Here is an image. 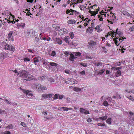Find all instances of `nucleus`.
<instances>
[{
    "label": "nucleus",
    "mask_w": 134,
    "mask_h": 134,
    "mask_svg": "<svg viewBox=\"0 0 134 134\" xmlns=\"http://www.w3.org/2000/svg\"><path fill=\"white\" fill-rule=\"evenodd\" d=\"M45 64L46 66H45V67L47 69H51L53 72L56 70L57 66L58 65L57 64L53 62H49L47 60Z\"/></svg>",
    "instance_id": "f257e3e1"
},
{
    "label": "nucleus",
    "mask_w": 134,
    "mask_h": 134,
    "mask_svg": "<svg viewBox=\"0 0 134 134\" xmlns=\"http://www.w3.org/2000/svg\"><path fill=\"white\" fill-rule=\"evenodd\" d=\"M2 44L5 49L6 50H9L10 51H14L15 49V48L11 45H9L8 44L4 41L2 42Z\"/></svg>",
    "instance_id": "f03ea898"
},
{
    "label": "nucleus",
    "mask_w": 134,
    "mask_h": 134,
    "mask_svg": "<svg viewBox=\"0 0 134 134\" xmlns=\"http://www.w3.org/2000/svg\"><path fill=\"white\" fill-rule=\"evenodd\" d=\"M116 21V17L115 16L114 14L113 15H111L109 17L107 21L111 24H113L115 23Z\"/></svg>",
    "instance_id": "7ed1b4c3"
},
{
    "label": "nucleus",
    "mask_w": 134,
    "mask_h": 134,
    "mask_svg": "<svg viewBox=\"0 0 134 134\" xmlns=\"http://www.w3.org/2000/svg\"><path fill=\"white\" fill-rule=\"evenodd\" d=\"M28 74L27 72L25 70H22L19 72V76L23 78L26 79L27 76Z\"/></svg>",
    "instance_id": "20e7f679"
},
{
    "label": "nucleus",
    "mask_w": 134,
    "mask_h": 134,
    "mask_svg": "<svg viewBox=\"0 0 134 134\" xmlns=\"http://www.w3.org/2000/svg\"><path fill=\"white\" fill-rule=\"evenodd\" d=\"M68 33V30L66 29L63 28L59 30L58 34L59 35H62Z\"/></svg>",
    "instance_id": "39448f33"
},
{
    "label": "nucleus",
    "mask_w": 134,
    "mask_h": 134,
    "mask_svg": "<svg viewBox=\"0 0 134 134\" xmlns=\"http://www.w3.org/2000/svg\"><path fill=\"white\" fill-rule=\"evenodd\" d=\"M23 93L26 94L27 97L29 98H31L33 96V94L29 92L28 90L24 91Z\"/></svg>",
    "instance_id": "423d86ee"
},
{
    "label": "nucleus",
    "mask_w": 134,
    "mask_h": 134,
    "mask_svg": "<svg viewBox=\"0 0 134 134\" xmlns=\"http://www.w3.org/2000/svg\"><path fill=\"white\" fill-rule=\"evenodd\" d=\"M122 13L124 15L127 16H130L131 18H133L134 17V15L130 14L126 11H123L122 12Z\"/></svg>",
    "instance_id": "0eeeda50"
},
{
    "label": "nucleus",
    "mask_w": 134,
    "mask_h": 134,
    "mask_svg": "<svg viewBox=\"0 0 134 134\" xmlns=\"http://www.w3.org/2000/svg\"><path fill=\"white\" fill-rule=\"evenodd\" d=\"M13 34V32L10 31L9 32L8 35L7 36V38L9 40H11L12 41H14V39L13 38V36L12 35Z\"/></svg>",
    "instance_id": "6e6552de"
},
{
    "label": "nucleus",
    "mask_w": 134,
    "mask_h": 134,
    "mask_svg": "<svg viewBox=\"0 0 134 134\" xmlns=\"http://www.w3.org/2000/svg\"><path fill=\"white\" fill-rule=\"evenodd\" d=\"M35 86H36V88L38 91H41V85L39 84L38 83H34Z\"/></svg>",
    "instance_id": "1a4fd4ad"
},
{
    "label": "nucleus",
    "mask_w": 134,
    "mask_h": 134,
    "mask_svg": "<svg viewBox=\"0 0 134 134\" xmlns=\"http://www.w3.org/2000/svg\"><path fill=\"white\" fill-rule=\"evenodd\" d=\"M34 79V76L31 75H27V76L25 79L26 81H29L32 80Z\"/></svg>",
    "instance_id": "9d476101"
},
{
    "label": "nucleus",
    "mask_w": 134,
    "mask_h": 134,
    "mask_svg": "<svg viewBox=\"0 0 134 134\" xmlns=\"http://www.w3.org/2000/svg\"><path fill=\"white\" fill-rule=\"evenodd\" d=\"M80 112L82 113H83L84 114H89V111L86 110L82 108H80Z\"/></svg>",
    "instance_id": "9b49d317"
},
{
    "label": "nucleus",
    "mask_w": 134,
    "mask_h": 134,
    "mask_svg": "<svg viewBox=\"0 0 134 134\" xmlns=\"http://www.w3.org/2000/svg\"><path fill=\"white\" fill-rule=\"evenodd\" d=\"M89 9L90 10L89 11V12L90 13L91 15V16H95L98 13V11H99V9L98 10L97 12H96L95 10L94 11H91L90 10V8H89Z\"/></svg>",
    "instance_id": "f8f14e48"
},
{
    "label": "nucleus",
    "mask_w": 134,
    "mask_h": 134,
    "mask_svg": "<svg viewBox=\"0 0 134 134\" xmlns=\"http://www.w3.org/2000/svg\"><path fill=\"white\" fill-rule=\"evenodd\" d=\"M52 27L55 30H58L60 29V27L57 24H53L52 25Z\"/></svg>",
    "instance_id": "ddd939ff"
},
{
    "label": "nucleus",
    "mask_w": 134,
    "mask_h": 134,
    "mask_svg": "<svg viewBox=\"0 0 134 134\" xmlns=\"http://www.w3.org/2000/svg\"><path fill=\"white\" fill-rule=\"evenodd\" d=\"M55 42L60 45L61 44L62 42V41L61 39H60L59 38H56Z\"/></svg>",
    "instance_id": "4468645a"
},
{
    "label": "nucleus",
    "mask_w": 134,
    "mask_h": 134,
    "mask_svg": "<svg viewBox=\"0 0 134 134\" xmlns=\"http://www.w3.org/2000/svg\"><path fill=\"white\" fill-rule=\"evenodd\" d=\"M63 109L64 111H68L69 110H71L72 109V108H70L69 109V108L65 107H61L59 108V109L60 110H62Z\"/></svg>",
    "instance_id": "2eb2a0df"
},
{
    "label": "nucleus",
    "mask_w": 134,
    "mask_h": 134,
    "mask_svg": "<svg viewBox=\"0 0 134 134\" xmlns=\"http://www.w3.org/2000/svg\"><path fill=\"white\" fill-rule=\"evenodd\" d=\"M37 79L39 80L44 81L46 79V78L44 76H41L38 77Z\"/></svg>",
    "instance_id": "dca6fc26"
},
{
    "label": "nucleus",
    "mask_w": 134,
    "mask_h": 134,
    "mask_svg": "<svg viewBox=\"0 0 134 134\" xmlns=\"http://www.w3.org/2000/svg\"><path fill=\"white\" fill-rule=\"evenodd\" d=\"M70 10H71L70 11H71V13H72V15L75 14V15H77L79 14V12L76 10H72V9H70Z\"/></svg>",
    "instance_id": "f3484780"
},
{
    "label": "nucleus",
    "mask_w": 134,
    "mask_h": 134,
    "mask_svg": "<svg viewBox=\"0 0 134 134\" xmlns=\"http://www.w3.org/2000/svg\"><path fill=\"white\" fill-rule=\"evenodd\" d=\"M70 39V38L69 36H65L64 38V40L66 43H69V40Z\"/></svg>",
    "instance_id": "a211bd4d"
},
{
    "label": "nucleus",
    "mask_w": 134,
    "mask_h": 134,
    "mask_svg": "<svg viewBox=\"0 0 134 134\" xmlns=\"http://www.w3.org/2000/svg\"><path fill=\"white\" fill-rule=\"evenodd\" d=\"M70 57L69 58V59L71 61H73L75 58L74 55L72 54L71 53L70 54Z\"/></svg>",
    "instance_id": "6ab92c4d"
},
{
    "label": "nucleus",
    "mask_w": 134,
    "mask_h": 134,
    "mask_svg": "<svg viewBox=\"0 0 134 134\" xmlns=\"http://www.w3.org/2000/svg\"><path fill=\"white\" fill-rule=\"evenodd\" d=\"M67 23L69 24H75L76 23V21L74 20H68Z\"/></svg>",
    "instance_id": "aec40b11"
},
{
    "label": "nucleus",
    "mask_w": 134,
    "mask_h": 134,
    "mask_svg": "<svg viewBox=\"0 0 134 134\" xmlns=\"http://www.w3.org/2000/svg\"><path fill=\"white\" fill-rule=\"evenodd\" d=\"M88 44L91 46H94L96 44V42L92 40L90 41L88 43Z\"/></svg>",
    "instance_id": "412c9836"
},
{
    "label": "nucleus",
    "mask_w": 134,
    "mask_h": 134,
    "mask_svg": "<svg viewBox=\"0 0 134 134\" xmlns=\"http://www.w3.org/2000/svg\"><path fill=\"white\" fill-rule=\"evenodd\" d=\"M18 26L19 27L23 28L25 27V24L24 23H19L18 24Z\"/></svg>",
    "instance_id": "4be33fe9"
},
{
    "label": "nucleus",
    "mask_w": 134,
    "mask_h": 134,
    "mask_svg": "<svg viewBox=\"0 0 134 134\" xmlns=\"http://www.w3.org/2000/svg\"><path fill=\"white\" fill-rule=\"evenodd\" d=\"M40 59L41 58L40 57L35 58L33 59L34 62L35 63L38 62Z\"/></svg>",
    "instance_id": "5701e85b"
},
{
    "label": "nucleus",
    "mask_w": 134,
    "mask_h": 134,
    "mask_svg": "<svg viewBox=\"0 0 134 134\" xmlns=\"http://www.w3.org/2000/svg\"><path fill=\"white\" fill-rule=\"evenodd\" d=\"M108 118V116L107 115H105L104 116L100 117L99 118V119L102 120H104Z\"/></svg>",
    "instance_id": "b1692460"
},
{
    "label": "nucleus",
    "mask_w": 134,
    "mask_h": 134,
    "mask_svg": "<svg viewBox=\"0 0 134 134\" xmlns=\"http://www.w3.org/2000/svg\"><path fill=\"white\" fill-rule=\"evenodd\" d=\"M26 36V37H27L29 36H31V33L30 32V30H27L26 31V32L25 33Z\"/></svg>",
    "instance_id": "393cba45"
},
{
    "label": "nucleus",
    "mask_w": 134,
    "mask_h": 134,
    "mask_svg": "<svg viewBox=\"0 0 134 134\" xmlns=\"http://www.w3.org/2000/svg\"><path fill=\"white\" fill-rule=\"evenodd\" d=\"M94 65L97 66H102V63L101 62H96L95 63Z\"/></svg>",
    "instance_id": "a878e982"
},
{
    "label": "nucleus",
    "mask_w": 134,
    "mask_h": 134,
    "mask_svg": "<svg viewBox=\"0 0 134 134\" xmlns=\"http://www.w3.org/2000/svg\"><path fill=\"white\" fill-rule=\"evenodd\" d=\"M3 100L5 101H6L7 102V104H11V102L10 101H8L7 99H2L1 98H0V100Z\"/></svg>",
    "instance_id": "bb28decb"
},
{
    "label": "nucleus",
    "mask_w": 134,
    "mask_h": 134,
    "mask_svg": "<svg viewBox=\"0 0 134 134\" xmlns=\"http://www.w3.org/2000/svg\"><path fill=\"white\" fill-rule=\"evenodd\" d=\"M121 72L120 70H118L115 74V75L116 77L120 76L121 74Z\"/></svg>",
    "instance_id": "cd10ccee"
},
{
    "label": "nucleus",
    "mask_w": 134,
    "mask_h": 134,
    "mask_svg": "<svg viewBox=\"0 0 134 134\" xmlns=\"http://www.w3.org/2000/svg\"><path fill=\"white\" fill-rule=\"evenodd\" d=\"M39 40V39L38 37H35V39H34V42L35 43H36Z\"/></svg>",
    "instance_id": "c85d7f7f"
},
{
    "label": "nucleus",
    "mask_w": 134,
    "mask_h": 134,
    "mask_svg": "<svg viewBox=\"0 0 134 134\" xmlns=\"http://www.w3.org/2000/svg\"><path fill=\"white\" fill-rule=\"evenodd\" d=\"M92 30L91 29V28L89 27L87 30L86 32L87 33L89 34H91L92 33Z\"/></svg>",
    "instance_id": "c756f323"
},
{
    "label": "nucleus",
    "mask_w": 134,
    "mask_h": 134,
    "mask_svg": "<svg viewBox=\"0 0 134 134\" xmlns=\"http://www.w3.org/2000/svg\"><path fill=\"white\" fill-rule=\"evenodd\" d=\"M74 90L76 92L80 91L81 90V89L78 87H74Z\"/></svg>",
    "instance_id": "7c9ffc66"
},
{
    "label": "nucleus",
    "mask_w": 134,
    "mask_h": 134,
    "mask_svg": "<svg viewBox=\"0 0 134 134\" xmlns=\"http://www.w3.org/2000/svg\"><path fill=\"white\" fill-rule=\"evenodd\" d=\"M69 35L71 39H73L74 37L73 32H70L69 34Z\"/></svg>",
    "instance_id": "2f4dec72"
},
{
    "label": "nucleus",
    "mask_w": 134,
    "mask_h": 134,
    "mask_svg": "<svg viewBox=\"0 0 134 134\" xmlns=\"http://www.w3.org/2000/svg\"><path fill=\"white\" fill-rule=\"evenodd\" d=\"M105 71V69H103L100 70L98 72V74L100 75L102 74Z\"/></svg>",
    "instance_id": "473e14b6"
},
{
    "label": "nucleus",
    "mask_w": 134,
    "mask_h": 134,
    "mask_svg": "<svg viewBox=\"0 0 134 134\" xmlns=\"http://www.w3.org/2000/svg\"><path fill=\"white\" fill-rule=\"evenodd\" d=\"M79 8L80 9L82 10H84L86 8V7L83 5H80Z\"/></svg>",
    "instance_id": "72a5a7b5"
},
{
    "label": "nucleus",
    "mask_w": 134,
    "mask_h": 134,
    "mask_svg": "<svg viewBox=\"0 0 134 134\" xmlns=\"http://www.w3.org/2000/svg\"><path fill=\"white\" fill-rule=\"evenodd\" d=\"M106 121L108 124H111V119L110 118H108Z\"/></svg>",
    "instance_id": "f704fd0d"
},
{
    "label": "nucleus",
    "mask_w": 134,
    "mask_h": 134,
    "mask_svg": "<svg viewBox=\"0 0 134 134\" xmlns=\"http://www.w3.org/2000/svg\"><path fill=\"white\" fill-rule=\"evenodd\" d=\"M100 13L101 14V15H98V17L99 18L100 17L103 18L104 16L103 12V10L101 12H100Z\"/></svg>",
    "instance_id": "c9c22d12"
},
{
    "label": "nucleus",
    "mask_w": 134,
    "mask_h": 134,
    "mask_svg": "<svg viewBox=\"0 0 134 134\" xmlns=\"http://www.w3.org/2000/svg\"><path fill=\"white\" fill-rule=\"evenodd\" d=\"M115 37H116V39L118 40V42H119V43H120L122 42V41L123 40L122 39H122L120 38H117L116 36V35H115Z\"/></svg>",
    "instance_id": "e433bc0d"
},
{
    "label": "nucleus",
    "mask_w": 134,
    "mask_h": 134,
    "mask_svg": "<svg viewBox=\"0 0 134 134\" xmlns=\"http://www.w3.org/2000/svg\"><path fill=\"white\" fill-rule=\"evenodd\" d=\"M48 80L50 81V83H52L54 81V80L51 77L48 78Z\"/></svg>",
    "instance_id": "4c0bfd02"
},
{
    "label": "nucleus",
    "mask_w": 134,
    "mask_h": 134,
    "mask_svg": "<svg viewBox=\"0 0 134 134\" xmlns=\"http://www.w3.org/2000/svg\"><path fill=\"white\" fill-rule=\"evenodd\" d=\"M80 65H81L85 67H86L87 66V64L84 63H80Z\"/></svg>",
    "instance_id": "58836bf2"
},
{
    "label": "nucleus",
    "mask_w": 134,
    "mask_h": 134,
    "mask_svg": "<svg viewBox=\"0 0 134 134\" xmlns=\"http://www.w3.org/2000/svg\"><path fill=\"white\" fill-rule=\"evenodd\" d=\"M24 60L25 62H29L30 59L28 58H24Z\"/></svg>",
    "instance_id": "ea45409f"
},
{
    "label": "nucleus",
    "mask_w": 134,
    "mask_h": 134,
    "mask_svg": "<svg viewBox=\"0 0 134 134\" xmlns=\"http://www.w3.org/2000/svg\"><path fill=\"white\" fill-rule=\"evenodd\" d=\"M97 125L101 126H105V124L104 123L102 124L101 123H99L97 124Z\"/></svg>",
    "instance_id": "a19ab883"
},
{
    "label": "nucleus",
    "mask_w": 134,
    "mask_h": 134,
    "mask_svg": "<svg viewBox=\"0 0 134 134\" xmlns=\"http://www.w3.org/2000/svg\"><path fill=\"white\" fill-rule=\"evenodd\" d=\"M56 53L54 51H53L51 53V55L52 56L54 57V56L55 55H56Z\"/></svg>",
    "instance_id": "79ce46f5"
},
{
    "label": "nucleus",
    "mask_w": 134,
    "mask_h": 134,
    "mask_svg": "<svg viewBox=\"0 0 134 134\" xmlns=\"http://www.w3.org/2000/svg\"><path fill=\"white\" fill-rule=\"evenodd\" d=\"M103 105L105 106H107L109 105V104L107 102L105 101L103 102Z\"/></svg>",
    "instance_id": "37998d69"
},
{
    "label": "nucleus",
    "mask_w": 134,
    "mask_h": 134,
    "mask_svg": "<svg viewBox=\"0 0 134 134\" xmlns=\"http://www.w3.org/2000/svg\"><path fill=\"white\" fill-rule=\"evenodd\" d=\"M42 62L43 63V66L45 67V66H46V60H42Z\"/></svg>",
    "instance_id": "c03bdc74"
},
{
    "label": "nucleus",
    "mask_w": 134,
    "mask_h": 134,
    "mask_svg": "<svg viewBox=\"0 0 134 134\" xmlns=\"http://www.w3.org/2000/svg\"><path fill=\"white\" fill-rule=\"evenodd\" d=\"M93 6V7L94 8L93 9H95L97 10V11L99 9V7H98V8H97V6L96 4H95Z\"/></svg>",
    "instance_id": "a18cd8bd"
},
{
    "label": "nucleus",
    "mask_w": 134,
    "mask_h": 134,
    "mask_svg": "<svg viewBox=\"0 0 134 134\" xmlns=\"http://www.w3.org/2000/svg\"><path fill=\"white\" fill-rule=\"evenodd\" d=\"M42 98L46 99L47 98V94H43L42 95Z\"/></svg>",
    "instance_id": "49530a36"
},
{
    "label": "nucleus",
    "mask_w": 134,
    "mask_h": 134,
    "mask_svg": "<svg viewBox=\"0 0 134 134\" xmlns=\"http://www.w3.org/2000/svg\"><path fill=\"white\" fill-rule=\"evenodd\" d=\"M41 91L42 90H47V88L46 86H42L41 85Z\"/></svg>",
    "instance_id": "de8ad7c7"
},
{
    "label": "nucleus",
    "mask_w": 134,
    "mask_h": 134,
    "mask_svg": "<svg viewBox=\"0 0 134 134\" xmlns=\"http://www.w3.org/2000/svg\"><path fill=\"white\" fill-rule=\"evenodd\" d=\"M58 95L59 94H55L54 96V98L55 99H57L58 98V97H59Z\"/></svg>",
    "instance_id": "09e8293b"
},
{
    "label": "nucleus",
    "mask_w": 134,
    "mask_h": 134,
    "mask_svg": "<svg viewBox=\"0 0 134 134\" xmlns=\"http://www.w3.org/2000/svg\"><path fill=\"white\" fill-rule=\"evenodd\" d=\"M31 33V34H32V35L33 36H35L36 32L34 31L33 30H32Z\"/></svg>",
    "instance_id": "8fccbe9b"
},
{
    "label": "nucleus",
    "mask_w": 134,
    "mask_h": 134,
    "mask_svg": "<svg viewBox=\"0 0 134 134\" xmlns=\"http://www.w3.org/2000/svg\"><path fill=\"white\" fill-rule=\"evenodd\" d=\"M13 126H12V124H10L7 126V129H12L13 128Z\"/></svg>",
    "instance_id": "3c124183"
},
{
    "label": "nucleus",
    "mask_w": 134,
    "mask_h": 134,
    "mask_svg": "<svg viewBox=\"0 0 134 134\" xmlns=\"http://www.w3.org/2000/svg\"><path fill=\"white\" fill-rule=\"evenodd\" d=\"M129 30L132 31H134V25L130 27L129 28Z\"/></svg>",
    "instance_id": "603ef678"
},
{
    "label": "nucleus",
    "mask_w": 134,
    "mask_h": 134,
    "mask_svg": "<svg viewBox=\"0 0 134 134\" xmlns=\"http://www.w3.org/2000/svg\"><path fill=\"white\" fill-rule=\"evenodd\" d=\"M65 72L68 74H70V70H65Z\"/></svg>",
    "instance_id": "864d4df0"
},
{
    "label": "nucleus",
    "mask_w": 134,
    "mask_h": 134,
    "mask_svg": "<svg viewBox=\"0 0 134 134\" xmlns=\"http://www.w3.org/2000/svg\"><path fill=\"white\" fill-rule=\"evenodd\" d=\"M80 55V53L79 52H77L75 53L76 56L79 57Z\"/></svg>",
    "instance_id": "5fc2aeb1"
},
{
    "label": "nucleus",
    "mask_w": 134,
    "mask_h": 134,
    "mask_svg": "<svg viewBox=\"0 0 134 134\" xmlns=\"http://www.w3.org/2000/svg\"><path fill=\"white\" fill-rule=\"evenodd\" d=\"M80 74L82 75H85V70H83V71L80 72Z\"/></svg>",
    "instance_id": "6e6d98bb"
},
{
    "label": "nucleus",
    "mask_w": 134,
    "mask_h": 134,
    "mask_svg": "<svg viewBox=\"0 0 134 134\" xmlns=\"http://www.w3.org/2000/svg\"><path fill=\"white\" fill-rule=\"evenodd\" d=\"M59 98L60 99H62L64 97V96L63 95H58Z\"/></svg>",
    "instance_id": "4d7b16f0"
},
{
    "label": "nucleus",
    "mask_w": 134,
    "mask_h": 134,
    "mask_svg": "<svg viewBox=\"0 0 134 134\" xmlns=\"http://www.w3.org/2000/svg\"><path fill=\"white\" fill-rule=\"evenodd\" d=\"M5 111L4 110L0 109V114H3L4 113Z\"/></svg>",
    "instance_id": "13d9d810"
},
{
    "label": "nucleus",
    "mask_w": 134,
    "mask_h": 134,
    "mask_svg": "<svg viewBox=\"0 0 134 134\" xmlns=\"http://www.w3.org/2000/svg\"><path fill=\"white\" fill-rule=\"evenodd\" d=\"M53 95V94H47V98H48V97L51 98L52 97V96Z\"/></svg>",
    "instance_id": "bf43d9fd"
},
{
    "label": "nucleus",
    "mask_w": 134,
    "mask_h": 134,
    "mask_svg": "<svg viewBox=\"0 0 134 134\" xmlns=\"http://www.w3.org/2000/svg\"><path fill=\"white\" fill-rule=\"evenodd\" d=\"M70 98H68L66 99V102L68 103H70L71 102V101L69 100Z\"/></svg>",
    "instance_id": "052dcab7"
},
{
    "label": "nucleus",
    "mask_w": 134,
    "mask_h": 134,
    "mask_svg": "<svg viewBox=\"0 0 134 134\" xmlns=\"http://www.w3.org/2000/svg\"><path fill=\"white\" fill-rule=\"evenodd\" d=\"M3 134H10V132L9 131H6Z\"/></svg>",
    "instance_id": "680f3d73"
},
{
    "label": "nucleus",
    "mask_w": 134,
    "mask_h": 134,
    "mask_svg": "<svg viewBox=\"0 0 134 134\" xmlns=\"http://www.w3.org/2000/svg\"><path fill=\"white\" fill-rule=\"evenodd\" d=\"M13 71L15 73H17V75H19V73L18 72L17 70H15L14 71Z\"/></svg>",
    "instance_id": "e2e57ef3"
},
{
    "label": "nucleus",
    "mask_w": 134,
    "mask_h": 134,
    "mask_svg": "<svg viewBox=\"0 0 134 134\" xmlns=\"http://www.w3.org/2000/svg\"><path fill=\"white\" fill-rule=\"evenodd\" d=\"M118 40H117L116 39L115 41V44H116V45H117V46H118V45H119V44L118 45Z\"/></svg>",
    "instance_id": "0e129e2a"
},
{
    "label": "nucleus",
    "mask_w": 134,
    "mask_h": 134,
    "mask_svg": "<svg viewBox=\"0 0 134 134\" xmlns=\"http://www.w3.org/2000/svg\"><path fill=\"white\" fill-rule=\"evenodd\" d=\"M106 73L107 74H109L110 73V71L107 70L106 71Z\"/></svg>",
    "instance_id": "69168bd1"
},
{
    "label": "nucleus",
    "mask_w": 134,
    "mask_h": 134,
    "mask_svg": "<svg viewBox=\"0 0 134 134\" xmlns=\"http://www.w3.org/2000/svg\"><path fill=\"white\" fill-rule=\"evenodd\" d=\"M3 57V54L2 53H0V59L2 58Z\"/></svg>",
    "instance_id": "338daca9"
},
{
    "label": "nucleus",
    "mask_w": 134,
    "mask_h": 134,
    "mask_svg": "<svg viewBox=\"0 0 134 134\" xmlns=\"http://www.w3.org/2000/svg\"><path fill=\"white\" fill-rule=\"evenodd\" d=\"M71 10H69V9H67L66 11V13L67 14H68L69 13H70V12H71V11H70Z\"/></svg>",
    "instance_id": "774afa93"
}]
</instances>
